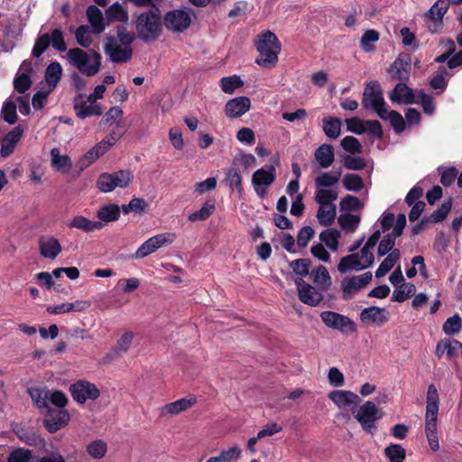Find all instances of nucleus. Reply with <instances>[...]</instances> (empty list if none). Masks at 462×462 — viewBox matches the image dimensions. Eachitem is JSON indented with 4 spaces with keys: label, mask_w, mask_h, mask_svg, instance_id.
Returning a JSON list of instances; mask_svg holds the SVG:
<instances>
[{
    "label": "nucleus",
    "mask_w": 462,
    "mask_h": 462,
    "mask_svg": "<svg viewBox=\"0 0 462 462\" xmlns=\"http://www.w3.org/2000/svg\"><path fill=\"white\" fill-rule=\"evenodd\" d=\"M68 62L87 77L98 73L101 68V55L94 50L89 51L72 48L67 51Z\"/></svg>",
    "instance_id": "f257e3e1"
},
{
    "label": "nucleus",
    "mask_w": 462,
    "mask_h": 462,
    "mask_svg": "<svg viewBox=\"0 0 462 462\" xmlns=\"http://www.w3.org/2000/svg\"><path fill=\"white\" fill-rule=\"evenodd\" d=\"M256 49L259 55L256 58L255 62L259 66L271 68L277 63L281 45L273 32L268 31L263 33L256 42Z\"/></svg>",
    "instance_id": "f03ea898"
},
{
    "label": "nucleus",
    "mask_w": 462,
    "mask_h": 462,
    "mask_svg": "<svg viewBox=\"0 0 462 462\" xmlns=\"http://www.w3.org/2000/svg\"><path fill=\"white\" fill-rule=\"evenodd\" d=\"M138 37L144 42H152L162 33L161 14L158 9L140 14L135 22Z\"/></svg>",
    "instance_id": "7ed1b4c3"
},
{
    "label": "nucleus",
    "mask_w": 462,
    "mask_h": 462,
    "mask_svg": "<svg viewBox=\"0 0 462 462\" xmlns=\"http://www.w3.org/2000/svg\"><path fill=\"white\" fill-rule=\"evenodd\" d=\"M50 46L59 52L67 51L68 47L65 42V32L61 29L55 28L51 32H40L32 47V56L40 58Z\"/></svg>",
    "instance_id": "20e7f679"
},
{
    "label": "nucleus",
    "mask_w": 462,
    "mask_h": 462,
    "mask_svg": "<svg viewBox=\"0 0 462 462\" xmlns=\"http://www.w3.org/2000/svg\"><path fill=\"white\" fill-rule=\"evenodd\" d=\"M351 411L361 428L365 432L374 435L377 429L376 422L383 417L377 405L372 401H366L359 407L351 408Z\"/></svg>",
    "instance_id": "39448f33"
},
{
    "label": "nucleus",
    "mask_w": 462,
    "mask_h": 462,
    "mask_svg": "<svg viewBox=\"0 0 462 462\" xmlns=\"http://www.w3.org/2000/svg\"><path fill=\"white\" fill-rule=\"evenodd\" d=\"M362 106L365 109L374 110L378 116L387 108L381 85L377 81H370L363 92Z\"/></svg>",
    "instance_id": "423d86ee"
},
{
    "label": "nucleus",
    "mask_w": 462,
    "mask_h": 462,
    "mask_svg": "<svg viewBox=\"0 0 462 462\" xmlns=\"http://www.w3.org/2000/svg\"><path fill=\"white\" fill-rule=\"evenodd\" d=\"M134 178L133 173L127 170H121L112 173H102L97 181L100 191L107 193L116 188L125 189L129 186Z\"/></svg>",
    "instance_id": "0eeeda50"
},
{
    "label": "nucleus",
    "mask_w": 462,
    "mask_h": 462,
    "mask_svg": "<svg viewBox=\"0 0 462 462\" xmlns=\"http://www.w3.org/2000/svg\"><path fill=\"white\" fill-rule=\"evenodd\" d=\"M104 51L114 63H125L130 60L133 56L132 47L120 44L114 36L106 37Z\"/></svg>",
    "instance_id": "6e6552de"
},
{
    "label": "nucleus",
    "mask_w": 462,
    "mask_h": 462,
    "mask_svg": "<svg viewBox=\"0 0 462 462\" xmlns=\"http://www.w3.org/2000/svg\"><path fill=\"white\" fill-rule=\"evenodd\" d=\"M191 23V10L175 9L164 15L165 27L173 32H182L189 28Z\"/></svg>",
    "instance_id": "1a4fd4ad"
},
{
    "label": "nucleus",
    "mask_w": 462,
    "mask_h": 462,
    "mask_svg": "<svg viewBox=\"0 0 462 462\" xmlns=\"http://www.w3.org/2000/svg\"><path fill=\"white\" fill-rule=\"evenodd\" d=\"M175 239L176 235L174 233L158 234L143 243L136 250L134 257L135 259L144 258L163 245L171 244Z\"/></svg>",
    "instance_id": "9d476101"
},
{
    "label": "nucleus",
    "mask_w": 462,
    "mask_h": 462,
    "mask_svg": "<svg viewBox=\"0 0 462 462\" xmlns=\"http://www.w3.org/2000/svg\"><path fill=\"white\" fill-rule=\"evenodd\" d=\"M439 404H427L425 413V433L430 448L437 451L439 448L437 431V418Z\"/></svg>",
    "instance_id": "9b49d317"
},
{
    "label": "nucleus",
    "mask_w": 462,
    "mask_h": 462,
    "mask_svg": "<svg viewBox=\"0 0 462 462\" xmlns=\"http://www.w3.org/2000/svg\"><path fill=\"white\" fill-rule=\"evenodd\" d=\"M323 323L332 329L342 333H352L356 331L355 322L346 316L335 311L326 310L320 314Z\"/></svg>",
    "instance_id": "f8f14e48"
},
{
    "label": "nucleus",
    "mask_w": 462,
    "mask_h": 462,
    "mask_svg": "<svg viewBox=\"0 0 462 462\" xmlns=\"http://www.w3.org/2000/svg\"><path fill=\"white\" fill-rule=\"evenodd\" d=\"M69 393L79 404L85 403L88 400L95 401L100 395L98 388L94 383L84 380L72 383L69 386Z\"/></svg>",
    "instance_id": "ddd939ff"
},
{
    "label": "nucleus",
    "mask_w": 462,
    "mask_h": 462,
    "mask_svg": "<svg viewBox=\"0 0 462 462\" xmlns=\"http://www.w3.org/2000/svg\"><path fill=\"white\" fill-rule=\"evenodd\" d=\"M295 285L298 291V296L301 302L311 307L318 306L323 300V294L316 288L302 278L295 280Z\"/></svg>",
    "instance_id": "4468645a"
},
{
    "label": "nucleus",
    "mask_w": 462,
    "mask_h": 462,
    "mask_svg": "<svg viewBox=\"0 0 462 462\" xmlns=\"http://www.w3.org/2000/svg\"><path fill=\"white\" fill-rule=\"evenodd\" d=\"M372 273L367 272L361 275L345 278L341 282L343 299L350 300L361 289L365 288L372 281Z\"/></svg>",
    "instance_id": "2eb2a0df"
},
{
    "label": "nucleus",
    "mask_w": 462,
    "mask_h": 462,
    "mask_svg": "<svg viewBox=\"0 0 462 462\" xmlns=\"http://www.w3.org/2000/svg\"><path fill=\"white\" fill-rule=\"evenodd\" d=\"M44 411L46 412V417L44 418L43 423L47 430L51 433L58 431L69 421V413L64 409L53 410L49 407Z\"/></svg>",
    "instance_id": "dca6fc26"
},
{
    "label": "nucleus",
    "mask_w": 462,
    "mask_h": 462,
    "mask_svg": "<svg viewBox=\"0 0 462 462\" xmlns=\"http://www.w3.org/2000/svg\"><path fill=\"white\" fill-rule=\"evenodd\" d=\"M411 59L409 54H400L388 69L390 77L393 79L407 81L410 79Z\"/></svg>",
    "instance_id": "f3484780"
},
{
    "label": "nucleus",
    "mask_w": 462,
    "mask_h": 462,
    "mask_svg": "<svg viewBox=\"0 0 462 462\" xmlns=\"http://www.w3.org/2000/svg\"><path fill=\"white\" fill-rule=\"evenodd\" d=\"M328 398L337 406L338 409L356 408L359 405L361 399L351 391L335 390L329 393Z\"/></svg>",
    "instance_id": "a211bd4d"
},
{
    "label": "nucleus",
    "mask_w": 462,
    "mask_h": 462,
    "mask_svg": "<svg viewBox=\"0 0 462 462\" xmlns=\"http://www.w3.org/2000/svg\"><path fill=\"white\" fill-rule=\"evenodd\" d=\"M390 319V313L384 308L371 306L365 308L360 313V320L363 323L376 324L381 327Z\"/></svg>",
    "instance_id": "6ab92c4d"
},
{
    "label": "nucleus",
    "mask_w": 462,
    "mask_h": 462,
    "mask_svg": "<svg viewBox=\"0 0 462 462\" xmlns=\"http://www.w3.org/2000/svg\"><path fill=\"white\" fill-rule=\"evenodd\" d=\"M435 353L438 357L446 355L448 359H455L462 354V343L457 339L444 338L437 344Z\"/></svg>",
    "instance_id": "aec40b11"
},
{
    "label": "nucleus",
    "mask_w": 462,
    "mask_h": 462,
    "mask_svg": "<svg viewBox=\"0 0 462 462\" xmlns=\"http://www.w3.org/2000/svg\"><path fill=\"white\" fill-rule=\"evenodd\" d=\"M91 306L89 300H78L74 302H64L54 306H48L46 311L51 315H58L69 312H81Z\"/></svg>",
    "instance_id": "412c9836"
},
{
    "label": "nucleus",
    "mask_w": 462,
    "mask_h": 462,
    "mask_svg": "<svg viewBox=\"0 0 462 462\" xmlns=\"http://www.w3.org/2000/svg\"><path fill=\"white\" fill-rule=\"evenodd\" d=\"M74 109L77 116L79 118L100 116L102 114L101 107L98 105L89 103L83 95H79L75 97Z\"/></svg>",
    "instance_id": "4be33fe9"
},
{
    "label": "nucleus",
    "mask_w": 462,
    "mask_h": 462,
    "mask_svg": "<svg viewBox=\"0 0 462 462\" xmlns=\"http://www.w3.org/2000/svg\"><path fill=\"white\" fill-rule=\"evenodd\" d=\"M61 250V245L57 238L53 236H42L39 238V251L42 257L55 259Z\"/></svg>",
    "instance_id": "5701e85b"
},
{
    "label": "nucleus",
    "mask_w": 462,
    "mask_h": 462,
    "mask_svg": "<svg viewBox=\"0 0 462 462\" xmlns=\"http://www.w3.org/2000/svg\"><path fill=\"white\" fill-rule=\"evenodd\" d=\"M251 106V101L246 97H238L229 100L226 104V115L230 118H236L245 115Z\"/></svg>",
    "instance_id": "b1692460"
},
{
    "label": "nucleus",
    "mask_w": 462,
    "mask_h": 462,
    "mask_svg": "<svg viewBox=\"0 0 462 462\" xmlns=\"http://www.w3.org/2000/svg\"><path fill=\"white\" fill-rule=\"evenodd\" d=\"M86 14L94 34H100L105 31L107 23L99 8L90 5L88 7Z\"/></svg>",
    "instance_id": "393cba45"
},
{
    "label": "nucleus",
    "mask_w": 462,
    "mask_h": 462,
    "mask_svg": "<svg viewBox=\"0 0 462 462\" xmlns=\"http://www.w3.org/2000/svg\"><path fill=\"white\" fill-rule=\"evenodd\" d=\"M389 99L397 104H412L414 103V93L405 83L401 82L389 94Z\"/></svg>",
    "instance_id": "a878e982"
},
{
    "label": "nucleus",
    "mask_w": 462,
    "mask_h": 462,
    "mask_svg": "<svg viewBox=\"0 0 462 462\" xmlns=\"http://www.w3.org/2000/svg\"><path fill=\"white\" fill-rule=\"evenodd\" d=\"M196 403L195 398H181L175 402L165 404L161 409V415L174 416L189 410Z\"/></svg>",
    "instance_id": "bb28decb"
},
{
    "label": "nucleus",
    "mask_w": 462,
    "mask_h": 462,
    "mask_svg": "<svg viewBox=\"0 0 462 462\" xmlns=\"http://www.w3.org/2000/svg\"><path fill=\"white\" fill-rule=\"evenodd\" d=\"M23 128L18 125L5 136L0 149V152L3 157H7L14 152L17 143L23 136Z\"/></svg>",
    "instance_id": "cd10ccee"
},
{
    "label": "nucleus",
    "mask_w": 462,
    "mask_h": 462,
    "mask_svg": "<svg viewBox=\"0 0 462 462\" xmlns=\"http://www.w3.org/2000/svg\"><path fill=\"white\" fill-rule=\"evenodd\" d=\"M104 225L101 221H91L83 216H76L69 222L68 226L86 233H91L101 229Z\"/></svg>",
    "instance_id": "c85d7f7f"
},
{
    "label": "nucleus",
    "mask_w": 462,
    "mask_h": 462,
    "mask_svg": "<svg viewBox=\"0 0 462 462\" xmlns=\"http://www.w3.org/2000/svg\"><path fill=\"white\" fill-rule=\"evenodd\" d=\"M314 157L321 168L327 169L330 167L335 159L333 146L327 143L321 144L315 151Z\"/></svg>",
    "instance_id": "c756f323"
},
{
    "label": "nucleus",
    "mask_w": 462,
    "mask_h": 462,
    "mask_svg": "<svg viewBox=\"0 0 462 462\" xmlns=\"http://www.w3.org/2000/svg\"><path fill=\"white\" fill-rule=\"evenodd\" d=\"M310 277L319 290L328 291L332 285V280L328 271L323 265H319L310 273Z\"/></svg>",
    "instance_id": "7c9ffc66"
},
{
    "label": "nucleus",
    "mask_w": 462,
    "mask_h": 462,
    "mask_svg": "<svg viewBox=\"0 0 462 462\" xmlns=\"http://www.w3.org/2000/svg\"><path fill=\"white\" fill-rule=\"evenodd\" d=\"M317 212L319 223L323 226H328L333 223L337 215V207L334 203L319 204Z\"/></svg>",
    "instance_id": "2f4dec72"
},
{
    "label": "nucleus",
    "mask_w": 462,
    "mask_h": 462,
    "mask_svg": "<svg viewBox=\"0 0 462 462\" xmlns=\"http://www.w3.org/2000/svg\"><path fill=\"white\" fill-rule=\"evenodd\" d=\"M51 166L58 171L67 172L72 167L70 158L67 155H61L58 148H52L51 150Z\"/></svg>",
    "instance_id": "473e14b6"
},
{
    "label": "nucleus",
    "mask_w": 462,
    "mask_h": 462,
    "mask_svg": "<svg viewBox=\"0 0 462 462\" xmlns=\"http://www.w3.org/2000/svg\"><path fill=\"white\" fill-rule=\"evenodd\" d=\"M28 393L34 403V405L41 410L42 411H44L46 409H48L49 403V391L46 388L42 387H31L28 390Z\"/></svg>",
    "instance_id": "72a5a7b5"
},
{
    "label": "nucleus",
    "mask_w": 462,
    "mask_h": 462,
    "mask_svg": "<svg viewBox=\"0 0 462 462\" xmlns=\"http://www.w3.org/2000/svg\"><path fill=\"white\" fill-rule=\"evenodd\" d=\"M341 172L326 171L315 178L316 189H332L339 182Z\"/></svg>",
    "instance_id": "f704fd0d"
},
{
    "label": "nucleus",
    "mask_w": 462,
    "mask_h": 462,
    "mask_svg": "<svg viewBox=\"0 0 462 462\" xmlns=\"http://www.w3.org/2000/svg\"><path fill=\"white\" fill-rule=\"evenodd\" d=\"M275 180V169L271 167L269 171L261 168L257 170L252 178L254 186H264L268 187Z\"/></svg>",
    "instance_id": "c9c22d12"
},
{
    "label": "nucleus",
    "mask_w": 462,
    "mask_h": 462,
    "mask_svg": "<svg viewBox=\"0 0 462 462\" xmlns=\"http://www.w3.org/2000/svg\"><path fill=\"white\" fill-rule=\"evenodd\" d=\"M62 68L58 61H53L48 65L45 70V80L48 86L53 89L61 79Z\"/></svg>",
    "instance_id": "e433bc0d"
},
{
    "label": "nucleus",
    "mask_w": 462,
    "mask_h": 462,
    "mask_svg": "<svg viewBox=\"0 0 462 462\" xmlns=\"http://www.w3.org/2000/svg\"><path fill=\"white\" fill-rule=\"evenodd\" d=\"M135 334L131 330L125 331L117 339L116 344L113 349L114 353L118 356H123L128 352L133 344Z\"/></svg>",
    "instance_id": "4c0bfd02"
},
{
    "label": "nucleus",
    "mask_w": 462,
    "mask_h": 462,
    "mask_svg": "<svg viewBox=\"0 0 462 462\" xmlns=\"http://www.w3.org/2000/svg\"><path fill=\"white\" fill-rule=\"evenodd\" d=\"M400 258V250H393L386 258L380 263L379 267L375 271V277H383L395 264Z\"/></svg>",
    "instance_id": "58836bf2"
},
{
    "label": "nucleus",
    "mask_w": 462,
    "mask_h": 462,
    "mask_svg": "<svg viewBox=\"0 0 462 462\" xmlns=\"http://www.w3.org/2000/svg\"><path fill=\"white\" fill-rule=\"evenodd\" d=\"M363 266L359 262V254H351L343 258H341L337 270L341 273H345L349 270H363Z\"/></svg>",
    "instance_id": "ea45409f"
},
{
    "label": "nucleus",
    "mask_w": 462,
    "mask_h": 462,
    "mask_svg": "<svg viewBox=\"0 0 462 462\" xmlns=\"http://www.w3.org/2000/svg\"><path fill=\"white\" fill-rule=\"evenodd\" d=\"M97 217L105 223L116 221L120 216V208L117 205L108 204L101 207L97 210Z\"/></svg>",
    "instance_id": "a19ab883"
},
{
    "label": "nucleus",
    "mask_w": 462,
    "mask_h": 462,
    "mask_svg": "<svg viewBox=\"0 0 462 462\" xmlns=\"http://www.w3.org/2000/svg\"><path fill=\"white\" fill-rule=\"evenodd\" d=\"M240 456L241 449L235 446L228 449L221 450L217 456L209 457L206 462H232L236 461Z\"/></svg>",
    "instance_id": "79ce46f5"
},
{
    "label": "nucleus",
    "mask_w": 462,
    "mask_h": 462,
    "mask_svg": "<svg viewBox=\"0 0 462 462\" xmlns=\"http://www.w3.org/2000/svg\"><path fill=\"white\" fill-rule=\"evenodd\" d=\"M383 116H379L383 120L390 121L392 126L397 133H402L405 129V122L402 115L394 110L387 108L382 113Z\"/></svg>",
    "instance_id": "37998d69"
},
{
    "label": "nucleus",
    "mask_w": 462,
    "mask_h": 462,
    "mask_svg": "<svg viewBox=\"0 0 462 462\" xmlns=\"http://www.w3.org/2000/svg\"><path fill=\"white\" fill-rule=\"evenodd\" d=\"M340 232L335 228H328L322 231L319 235L321 242L332 251H337L338 247V239L340 238Z\"/></svg>",
    "instance_id": "c03bdc74"
},
{
    "label": "nucleus",
    "mask_w": 462,
    "mask_h": 462,
    "mask_svg": "<svg viewBox=\"0 0 462 462\" xmlns=\"http://www.w3.org/2000/svg\"><path fill=\"white\" fill-rule=\"evenodd\" d=\"M215 211V202L208 200L201 208L189 215L188 219L190 222L203 221L208 219Z\"/></svg>",
    "instance_id": "a18cd8bd"
},
{
    "label": "nucleus",
    "mask_w": 462,
    "mask_h": 462,
    "mask_svg": "<svg viewBox=\"0 0 462 462\" xmlns=\"http://www.w3.org/2000/svg\"><path fill=\"white\" fill-rule=\"evenodd\" d=\"M337 222L342 229H344L347 233L355 232L360 223V217L358 216L346 213L342 214L338 217Z\"/></svg>",
    "instance_id": "49530a36"
},
{
    "label": "nucleus",
    "mask_w": 462,
    "mask_h": 462,
    "mask_svg": "<svg viewBox=\"0 0 462 462\" xmlns=\"http://www.w3.org/2000/svg\"><path fill=\"white\" fill-rule=\"evenodd\" d=\"M447 11V2L445 0H438L425 14V16L434 23H441Z\"/></svg>",
    "instance_id": "de8ad7c7"
},
{
    "label": "nucleus",
    "mask_w": 462,
    "mask_h": 462,
    "mask_svg": "<svg viewBox=\"0 0 462 462\" xmlns=\"http://www.w3.org/2000/svg\"><path fill=\"white\" fill-rule=\"evenodd\" d=\"M107 22H126L127 12L118 3H115L106 10Z\"/></svg>",
    "instance_id": "09e8293b"
},
{
    "label": "nucleus",
    "mask_w": 462,
    "mask_h": 462,
    "mask_svg": "<svg viewBox=\"0 0 462 462\" xmlns=\"http://www.w3.org/2000/svg\"><path fill=\"white\" fill-rule=\"evenodd\" d=\"M415 292L416 287L412 283H403L393 291L392 300L403 302L408 298L413 296Z\"/></svg>",
    "instance_id": "8fccbe9b"
},
{
    "label": "nucleus",
    "mask_w": 462,
    "mask_h": 462,
    "mask_svg": "<svg viewBox=\"0 0 462 462\" xmlns=\"http://www.w3.org/2000/svg\"><path fill=\"white\" fill-rule=\"evenodd\" d=\"M323 131L331 139H337L341 132V120L336 117L323 119Z\"/></svg>",
    "instance_id": "3c124183"
},
{
    "label": "nucleus",
    "mask_w": 462,
    "mask_h": 462,
    "mask_svg": "<svg viewBox=\"0 0 462 462\" xmlns=\"http://www.w3.org/2000/svg\"><path fill=\"white\" fill-rule=\"evenodd\" d=\"M462 329V318L457 313L443 323L442 331L448 336H454Z\"/></svg>",
    "instance_id": "603ef678"
},
{
    "label": "nucleus",
    "mask_w": 462,
    "mask_h": 462,
    "mask_svg": "<svg viewBox=\"0 0 462 462\" xmlns=\"http://www.w3.org/2000/svg\"><path fill=\"white\" fill-rule=\"evenodd\" d=\"M91 32L89 26L79 25L75 32L77 43L82 48H88L93 42Z\"/></svg>",
    "instance_id": "864d4df0"
},
{
    "label": "nucleus",
    "mask_w": 462,
    "mask_h": 462,
    "mask_svg": "<svg viewBox=\"0 0 462 462\" xmlns=\"http://www.w3.org/2000/svg\"><path fill=\"white\" fill-rule=\"evenodd\" d=\"M379 40V32L375 30H367L362 35L360 40V47L365 52L374 50V43Z\"/></svg>",
    "instance_id": "5fc2aeb1"
},
{
    "label": "nucleus",
    "mask_w": 462,
    "mask_h": 462,
    "mask_svg": "<svg viewBox=\"0 0 462 462\" xmlns=\"http://www.w3.org/2000/svg\"><path fill=\"white\" fill-rule=\"evenodd\" d=\"M338 198V193L333 189H316L315 201L318 204L333 203Z\"/></svg>",
    "instance_id": "6e6d98bb"
},
{
    "label": "nucleus",
    "mask_w": 462,
    "mask_h": 462,
    "mask_svg": "<svg viewBox=\"0 0 462 462\" xmlns=\"http://www.w3.org/2000/svg\"><path fill=\"white\" fill-rule=\"evenodd\" d=\"M342 183L346 189L354 192L360 191L364 187V181L357 174H346Z\"/></svg>",
    "instance_id": "4d7b16f0"
},
{
    "label": "nucleus",
    "mask_w": 462,
    "mask_h": 462,
    "mask_svg": "<svg viewBox=\"0 0 462 462\" xmlns=\"http://www.w3.org/2000/svg\"><path fill=\"white\" fill-rule=\"evenodd\" d=\"M385 456L390 462H403L405 459V449L399 444H392L384 449Z\"/></svg>",
    "instance_id": "13d9d810"
},
{
    "label": "nucleus",
    "mask_w": 462,
    "mask_h": 462,
    "mask_svg": "<svg viewBox=\"0 0 462 462\" xmlns=\"http://www.w3.org/2000/svg\"><path fill=\"white\" fill-rule=\"evenodd\" d=\"M2 116L5 122L14 125L17 121L16 103L14 100H6L2 107Z\"/></svg>",
    "instance_id": "bf43d9fd"
},
{
    "label": "nucleus",
    "mask_w": 462,
    "mask_h": 462,
    "mask_svg": "<svg viewBox=\"0 0 462 462\" xmlns=\"http://www.w3.org/2000/svg\"><path fill=\"white\" fill-rule=\"evenodd\" d=\"M243 86L242 79L236 76L225 77L221 79V88L226 94H232L235 89Z\"/></svg>",
    "instance_id": "052dcab7"
},
{
    "label": "nucleus",
    "mask_w": 462,
    "mask_h": 462,
    "mask_svg": "<svg viewBox=\"0 0 462 462\" xmlns=\"http://www.w3.org/2000/svg\"><path fill=\"white\" fill-rule=\"evenodd\" d=\"M87 451L93 458L100 459L106 453V444L103 440H95L88 445Z\"/></svg>",
    "instance_id": "680f3d73"
},
{
    "label": "nucleus",
    "mask_w": 462,
    "mask_h": 462,
    "mask_svg": "<svg viewBox=\"0 0 462 462\" xmlns=\"http://www.w3.org/2000/svg\"><path fill=\"white\" fill-rule=\"evenodd\" d=\"M31 85L32 80L28 73L17 72L14 80V87L16 91L19 93H24L30 88Z\"/></svg>",
    "instance_id": "e2e57ef3"
},
{
    "label": "nucleus",
    "mask_w": 462,
    "mask_h": 462,
    "mask_svg": "<svg viewBox=\"0 0 462 462\" xmlns=\"http://www.w3.org/2000/svg\"><path fill=\"white\" fill-rule=\"evenodd\" d=\"M146 207L147 203L143 199L134 198L127 205L122 206V210L125 214H128L130 212L141 213L145 210Z\"/></svg>",
    "instance_id": "0e129e2a"
},
{
    "label": "nucleus",
    "mask_w": 462,
    "mask_h": 462,
    "mask_svg": "<svg viewBox=\"0 0 462 462\" xmlns=\"http://www.w3.org/2000/svg\"><path fill=\"white\" fill-rule=\"evenodd\" d=\"M32 457V453L31 450L20 448L9 454L7 462H30Z\"/></svg>",
    "instance_id": "69168bd1"
},
{
    "label": "nucleus",
    "mask_w": 462,
    "mask_h": 462,
    "mask_svg": "<svg viewBox=\"0 0 462 462\" xmlns=\"http://www.w3.org/2000/svg\"><path fill=\"white\" fill-rule=\"evenodd\" d=\"M342 148L350 153H361L362 145L360 142L354 136L348 135L341 140Z\"/></svg>",
    "instance_id": "338daca9"
},
{
    "label": "nucleus",
    "mask_w": 462,
    "mask_h": 462,
    "mask_svg": "<svg viewBox=\"0 0 462 462\" xmlns=\"http://www.w3.org/2000/svg\"><path fill=\"white\" fill-rule=\"evenodd\" d=\"M104 154L100 145L96 144L80 159L82 167H88Z\"/></svg>",
    "instance_id": "774afa93"
}]
</instances>
